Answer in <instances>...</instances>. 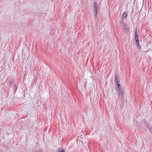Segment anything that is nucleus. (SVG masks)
I'll return each instance as SVG.
<instances>
[{
    "label": "nucleus",
    "instance_id": "nucleus-1",
    "mask_svg": "<svg viewBox=\"0 0 152 152\" xmlns=\"http://www.w3.org/2000/svg\"><path fill=\"white\" fill-rule=\"evenodd\" d=\"M115 85L116 90H118L121 89H123V88L120 87V84L119 81L118 80V76L117 75H116L115 77Z\"/></svg>",
    "mask_w": 152,
    "mask_h": 152
},
{
    "label": "nucleus",
    "instance_id": "nucleus-2",
    "mask_svg": "<svg viewBox=\"0 0 152 152\" xmlns=\"http://www.w3.org/2000/svg\"><path fill=\"white\" fill-rule=\"evenodd\" d=\"M118 94L119 99H122L123 97L124 94V89H121L118 90H116Z\"/></svg>",
    "mask_w": 152,
    "mask_h": 152
},
{
    "label": "nucleus",
    "instance_id": "nucleus-3",
    "mask_svg": "<svg viewBox=\"0 0 152 152\" xmlns=\"http://www.w3.org/2000/svg\"><path fill=\"white\" fill-rule=\"evenodd\" d=\"M144 124L146 126H147L148 129L152 133V126L151 125H150L149 124L147 121H145L144 122Z\"/></svg>",
    "mask_w": 152,
    "mask_h": 152
},
{
    "label": "nucleus",
    "instance_id": "nucleus-4",
    "mask_svg": "<svg viewBox=\"0 0 152 152\" xmlns=\"http://www.w3.org/2000/svg\"><path fill=\"white\" fill-rule=\"evenodd\" d=\"M127 16V12H124L122 15V17L123 20L125 19Z\"/></svg>",
    "mask_w": 152,
    "mask_h": 152
},
{
    "label": "nucleus",
    "instance_id": "nucleus-5",
    "mask_svg": "<svg viewBox=\"0 0 152 152\" xmlns=\"http://www.w3.org/2000/svg\"><path fill=\"white\" fill-rule=\"evenodd\" d=\"M94 6L93 8L94 9H98V5L96 2H95L94 3Z\"/></svg>",
    "mask_w": 152,
    "mask_h": 152
},
{
    "label": "nucleus",
    "instance_id": "nucleus-6",
    "mask_svg": "<svg viewBox=\"0 0 152 152\" xmlns=\"http://www.w3.org/2000/svg\"><path fill=\"white\" fill-rule=\"evenodd\" d=\"M14 83V81L13 80H10L9 82V86L10 87H11L12 86Z\"/></svg>",
    "mask_w": 152,
    "mask_h": 152
},
{
    "label": "nucleus",
    "instance_id": "nucleus-7",
    "mask_svg": "<svg viewBox=\"0 0 152 152\" xmlns=\"http://www.w3.org/2000/svg\"><path fill=\"white\" fill-rule=\"evenodd\" d=\"M58 152H65V150L64 149L60 148L59 149Z\"/></svg>",
    "mask_w": 152,
    "mask_h": 152
},
{
    "label": "nucleus",
    "instance_id": "nucleus-8",
    "mask_svg": "<svg viewBox=\"0 0 152 152\" xmlns=\"http://www.w3.org/2000/svg\"><path fill=\"white\" fill-rule=\"evenodd\" d=\"M136 43V45L137 47H138L139 49H140V45L139 42H137Z\"/></svg>",
    "mask_w": 152,
    "mask_h": 152
},
{
    "label": "nucleus",
    "instance_id": "nucleus-9",
    "mask_svg": "<svg viewBox=\"0 0 152 152\" xmlns=\"http://www.w3.org/2000/svg\"><path fill=\"white\" fill-rule=\"evenodd\" d=\"M97 12H95L94 13V16H95V18H96L97 17Z\"/></svg>",
    "mask_w": 152,
    "mask_h": 152
},
{
    "label": "nucleus",
    "instance_id": "nucleus-10",
    "mask_svg": "<svg viewBox=\"0 0 152 152\" xmlns=\"http://www.w3.org/2000/svg\"><path fill=\"white\" fill-rule=\"evenodd\" d=\"M94 10L95 11V12H97L98 9H94Z\"/></svg>",
    "mask_w": 152,
    "mask_h": 152
},
{
    "label": "nucleus",
    "instance_id": "nucleus-11",
    "mask_svg": "<svg viewBox=\"0 0 152 152\" xmlns=\"http://www.w3.org/2000/svg\"><path fill=\"white\" fill-rule=\"evenodd\" d=\"M135 40V41H136V42H139V40H138V39H136Z\"/></svg>",
    "mask_w": 152,
    "mask_h": 152
},
{
    "label": "nucleus",
    "instance_id": "nucleus-12",
    "mask_svg": "<svg viewBox=\"0 0 152 152\" xmlns=\"http://www.w3.org/2000/svg\"><path fill=\"white\" fill-rule=\"evenodd\" d=\"M135 37H137V31H136V32L135 33Z\"/></svg>",
    "mask_w": 152,
    "mask_h": 152
},
{
    "label": "nucleus",
    "instance_id": "nucleus-13",
    "mask_svg": "<svg viewBox=\"0 0 152 152\" xmlns=\"http://www.w3.org/2000/svg\"><path fill=\"white\" fill-rule=\"evenodd\" d=\"M17 86H16L15 85V87H14V89H15L16 90L17 89Z\"/></svg>",
    "mask_w": 152,
    "mask_h": 152
},
{
    "label": "nucleus",
    "instance_id": "nucleus-14",
    "mask_svg": "<svg viewBox=\"0 0 152 152\" xmlns=\"http://www.w3.org/2000/svg\"><path fill=\"white\" fill-rule=\"evenodd\" d=\"M37 152H42V151L40 150H38Z\"/></svg>",
    "mask_w": 152,
    "mask_h": 152
},
{
    "label": "nucleus",
    "instance_id": "nucleus-15",
    "mask_svg": "<svg viewBox=\"0 0 152 152\" xmlns=\"http://www.w3.org/2000/svg\"><path fill=\"white\" fill-rule=\"evenodd\" d=\"M138 39V37H135V39Z\"/></svg>",
    "mask_w": 152,
    "mask_h": 152
},
{
    "label": "nucleus",
    "instance_id": "nucleus-16",
    "mask_svg": "<svg viewBox=\"0 0 152 152\" xmlns=\"http://www.w3.org/2000/svg\"><path fill=\"white\" fill-rule=\"evenodd\" d=\"M124 28L126 29H126L127 28L126 27V26H125L124 27Z\"/></svg>",
    "mask_w": 152,
    "mask_h": 152
},
{
    "label": "nucleus",
    "instance_id": "nucleus-17",
    "mask_svg": "<svg viewBox=\"0 0 152 152\" xmlns=\"http://www.w3.org/2000/svg\"><path fill=\"white\" fill-rule=\"evenodd\" d=\"M123 25H125L124 24V23H123Z\"/></svg>",
    "mask_w": 152,
    "mask_h": 152
}]
</instances>
